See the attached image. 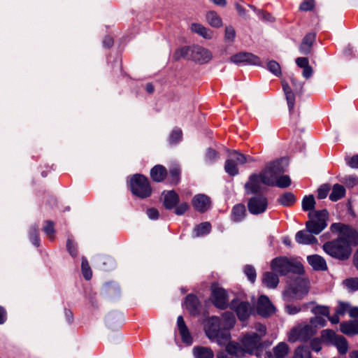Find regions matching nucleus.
Instances as JSON below:
<instances>
[{
    "instance_id": "nucleus-1",
    "label": "nucleus",
    "mask_w": 358,
    "mask_h": 358,
    "mask_svg": "<svg viewBox=\"0 0 358 358\" xmlns=\"http://www.w3.org/2000/svg\"><path fill=\"white\" fill-rule=\"evenodd\" d=\"M220 322L217 317H210L205 326L207 337L220 345H225L227 350L237 357L246 355H257V351L262 347V338L266 334V327L257 324L255 331H250L243 334L239 339L240 343L231 342L230 332L220 331Z\"/></svg>"
},
{
    "instance_id": "nucleus-2",
    "label": "nucleus",
    "mask_w": 358,
    "mask_h": 358,
    "mask_svg": "<svg viewBox=\"0 0 358 358\" xmlns=\"http://www.w3.org/2000/svg\"><path fill=\"white\" fill-rule=\"evenodd\" d=\"M331 229L340 231V236L337 240L324 244V250L331 257L348 259L351 253V246L358 244V234L351 227L338 223L331 224Z\"/></svg>"
},
{
    "instance_id": "nucleus-3",
    "label": "nucleus",
    "mask_w": 358,
    "mask_h": 358,
    "mask_svg": "<svg viewBox=\"0 0 358 358\" xmlns=\"http://www.w3.org/2000/svg\"><path fill=\"white\" fill-rule=\"evenodd\" d=\"M310 220L306 222V230L296 233L295 238L299 244L308 245L317 242L313 234H319L327 226L328 212L327 210H315L308 213Z\"/></svg>"
},
{
    "instance_id": "nucleus-4",
    "label": "nucleus",
    "mask_w": 358,
    "mask_h": 358,
    "mask_svg": "<svg viewBox=\"0 0 358 358\" xmlns=\"http://www.w3.org/2000/svg\"><path fill=\"white\" fill-rule=\"evenodd\" d=\"M176 59L182 57L191 59L199 64H205L210 62L212 59V54L208 49L194 45L192 47H184L178 50L174 55Z\"/></svg>"
},
{
    "instance_id": "nucleus-5",
    "label": "nucleus",
    "mask_w": 358,
    "mask_h": 358,
    "mask_svg": "<svg viewBox=\"0 0 358 358\" xmlns=\"http://www.w3.org/2000/svg\"><path fill=\"white\" fill-rule=\"evenodd\" d=\"M271 268L280 275H286L289 272L301 274L303 272V267L300 262L285 257L273 259L271 262Z\"/></svg>"
},
{
    "instance_id": "nucleus-6",
    "label": "nucleus",
    "mask_w": 358,
    "mask_h": 358,
    "mask_svg": "<svg viewBox=\"0 0 358 358\" xmlns=\"http://www.w3.org/2000/svg\"><path fill=\"white\" fill-rule=\"evenodd\" d=\"M286 165L285 161L283 159L278 160L268 164L259 173L263 178V182L265 185L275 186L276 177L284 173Z\"/></svg>"
},
{
    "instance_id": "nucleus-7",
    "label": "nucleus",
    "mask_w": 358,
    "mask_h": 358,
    "mask_svg": "<svg viewBox=\"0 0 358 358\" xmlns=\"http://www.w3.org/2000/svg\"><path fill=\"white\" fill-rule=\"evenodd\" d=\"M131 192L136 196L144 199L150 196L152 189L148 179L141 174L134 175L130 180Z\"/></svg>"
},
{
    "instance_id": "nucleus-8",
    "label": "nucleus",
    "mask_w": 358,
    "mask_h": 358,
    "mask_svg": "<svg viewBox=\"0 0 358 358\" xmlns=\"http://www.w3.org/2000/svg\"><path fill=\"white\" fill-rule=\"evenodd\" d=\"M250 157H246L236 151L231 152L224 164L225 171L230 176H234L238 173V166L247 162H252Z\"/></svg>"
},
{
    "instance_id": "nucleus-9",
    "label": "nucleus",
    "mask_w": 358,
    "mask_h": 358,
    "mask_svg": "<svg viewBox=\"0 0 358 358\" xmlns=\"http://www.w3.org/2000/svg\"><path fill=\"white\" fill-rule=\"evenodd\" d=\"M315 333V330L308 324H300L292 328L288 333V341L291 343L305 342Z\"/></svg>"
},
{
    "instance_id": "nucleus-10",
    "label": "nucleus",
    "mask_w": 358,
    "mask_h": 358,
    "mask_svg": "<svg viewBox=\"0 0 358 358\" xmlns=\"http://www.w3.org/2000/svg\"><path fill=\"white\" fill-rule=\"evenodd\" d=\"M307 292L306 282L303 280L298 278L294 285H291L285 291L283 295L286 299L289 300L292 298L300 299L306 295Z\"/></svg>"
},
{
    "instance_id": "nucleus-11",
    "label": "nucleus",
    "mask_w": 358,
    "mask_h": 358,
    "mask_svg": "<svg viewBox=\"0 0 358 358\" xmlns=\"http://www.w3.org/2000/svg\"><path fill=\"white\" fill-rule=\"evenodd\" d=\"M230 306L231 308L236 313L240 320H245L251 315L252 306L248 301H241L237 298L231 301Z\"/></svg>"
},
{
    "instance_id": "nucleus-12",
    "label": "nucleus",
    "mask_w": 358,
    "mask_h": 358,
    "mask_svg": "<svg viewBox=\"0 0 358 358\" xmlns=\"http://www.w3.org/2000/svg\"><path fill=\"white\" fill-rule=\"evenodd\" d=\"M267 206V199L265 196H254L248 202V210L252 214L257 215L264 212Z\"/></svg>"
},
{
    "instance_id": "nucleus-13",
    "label": "nucleus",
    "mask_w": 358,
    "mask_h": 358,
    "mask_svg": "<svg viewBox=\"0 0 358 358\" xmlns=\"http://www.w3.org/2000/svg\"><path fill=\"white\" fill-rule=\"evenodd\" d=\"M212 298L215 306L221 309L227 306L228 298L226 291L217 285L212 286Z\"/></svg>"
},
{
    "instance_id": "nucleus-14",
    "label": "nucleus",
    "mask_w": 358,
    "mask_h": 358,
    "mask_svg": "<svg viewBox=\"0 0 358 358\" xmlns=\"http://www.w3.org/2000/svg\"><path fill=\"white\" fill-rule=\"evenodd\" d=\"M265 184L260 174L252 175L245 185V189L248 194H253L262 191Z\"/></svg>"
},
{
    "instance_id": "nucleus-15",
    "label": "nucleus",
    "mask_w": 358,
    "mask_h": 358,
    "mask_svg": "<svg viewBox=\"0 0 358 358\" xmlns=\"http://www.w3.org/2000/svg\"><path fill=\"white\" fill-rule=\"evenodd\" d=\"M257 310L259 315L263 317H268L275 313V308L268 298L262 295L258 299Z\"/></svg>"
},
{
    "instance_id": "nucleus-16",
    "label": "nucleus",
    "mask_w": 358,
    "mask_h": 358,
    "mask_svg": "<svg viewBox=\"0 0 358 358\" xmlns=\"http://www.w3.org/2000/svg\"><path fill=\"white\" fill-rule=\"evenodd\" d=\"M231 61L236 64L247 63L253 65H258L260 63L258 57L248 52H241L231 57Z\"/></svg>"
},
{
    "instance_id": "nucleus-17",
    "label": "nucleus",
    "mask_w": 358,
    "mask_h": 358,
    "mask_svg": "<svg viewBox=\"0 0 358 358\" xmlns=\"http://www.w3.org/2000/svg\"><path fill=\"white\" fill-rule=\"evenodd\" d=\"M192 205L197 211L203 213L210 208V200L208 196L199 194L192 199Z\"/></svg>"
},
{
    "instance_id": "nucleus-18",
    "label": "nucleus",
    "mask_w": 358,
    "mask_h": 358,
    "mask_svg": "<svg viewBox=\"0 0 358 358\" xmlns=\"http://www.w3.org/2000/svg\"><path fill=\"white\" fill-rule=\"evenodd\" d=\"M177 326L182 342L187 345H191L192 343V337L182 316L178 317Z\"/></svg>"
},
{
    "instance_id": "nucleus-19",
    "label": "nucleus",
    "mask_w": 358,
    "mask_h": 358,
    "mask_svg": "<svg viewBox=\"0 0 358 358\" xmlns=\"http://www.w3.org/2000/svg\"><path fill=\"white\" fill-rule=\"evenodd\" d=\"M190 30L206 40H210L213 38V31L201 24L192 23Z\"/></svg>"
},
{
    "instance_id": "nucleus-20",
    "label": "nucleus",
    "mask_w": 358,
    "mask_h": 358,
    "mask_svg": "<svg viewBox=\"0 0 358 358\" xmlns=\"http://www.w3.org/2000/svg\"><path fill=\"white\" fill-rule=\"evenodd\" d=\"M220 320V331H227L229 332V329L233 328L236 323V318L233 313L227 312L222 315V322L221 320L217 317Z\"/></svg>"
},
{
    "instance_id": "nucleus-21",
    "label": "nucleus",
    "mask_w": 358,
    "mask_h": 358,
    "mask_svg": "<svg viewBox=\"0 0 358 358\" xmlns=\"http://www.w3.org/2000/svg\"><path fill=\"white\" fill-rule=\"evenodd\" d=\"M307 260L310 266L317 271H325L327 269L326 261L323 257L317 255H310Z\"/></svg>"
},
{
    "instance_id": "nucleus-22",
    "label": "nucleus",
    "mask_w": 358,
    "mask_h": 358,
    "mask_svg": "<svg viewBox=\"0 0 358 358\" xmlns=\"http://www.w3.org/2000/svg\"><path fill=\"white\" fill-rule=\"evenodd\" d=\"M164 205L168 209L173 208L179 201L178 194L174 191L164 192Z\"/></svg>"
},
{
    "instance_id": "nucleus-23",
    "label": "nucleus",
    "mask_w": 358,
    "mask_h": 358,
    "mask_svg": "<svg viewBox=\"0 0 358 358\" xmlns=\"http://www.w3.org/2000/svg\"><path fill=\"white\" fill-rule=\"evenodd\" d=\"M262 281L265 287L274 289L279 283V278L277 274L268 271L264 273Z\"/></svg>"
},
{
    "instance_id": "nucleus-24",
    "label": "nucleus",
    "mask_w": 358,
    "mask_h": 358,
    "mask_svg": "<svg viewBox=\"0 0 358 358\" xmlns=\"http://www.w3.org/2000/svg\"><path fill=\"white\" fill-rule=\"evenodd\" d=\"M340 327L341 332L346 335L353 336L358 334V322L357 321L343 322Z\"/></svg>"
},
{
    "instance_id": "nucleus-25",
    "label": "nucleus",
    "mask_w": 358,
    "mask_h": 358,
    "mask_svg": "<svg viewBox=\"0 0 358 358\" xmlns=\"http://www.w3.org/2000/svg\"><path fill=\"white\" fill-rule=\"evenodd\" d=\"M166 175V169L162 165H156L150 170V177L155 182H162Z\"/></svg>"
},
{
    "instance_id": "nucleus-26",
    "label": "nucleus",
    "mask_w": 358,
    "mask_h": 358,
    "mask_svg": "<svg viewBox=\"0 0 358 358\" xmlns=\"http://www.w3.org/2000/svg\"><path fill=\"white\" fill-rule=\"evenodd\" d=\"M315 35L314 34H308L303 39L300 45V52L302 54L307 55L310 52Z\"/></svg>"
},
{
    "instance_id": "nucleus-27",
    "label": "nucleus",
    "mask_w": 358,
    "mask_h": 358,
    "mask_svg": "<svg viewBox=\"0 0 358 358\" xmlns=\"http://www.w3.org/2000/svg\"><path fill=\"white\" fill-rule=\"evenodd\" d=\"M206 20L208 24L214 28H220L223 25L221 17L214 11L207 13Z\"/></svg>"
},
{
    "instance_id": "nucleus-28",
    "label": "nucleus",
    "mask_w": 358,
    "mask_h": 358,
    "mask_svg": "<svg viewBox=\"0 0 358 358\" xmlns=\"http://www.w3.org/2000/svg\"><path fill=\"white\" fill-rule=\"evenodd\" d=\"M185 307L191 314H196L198 312L199 301L197 298L192 294L188 295L185 301Z\"/></svg>"
},
{
    "instance_id": "nucleus-29",
    "label": "nucleus",
    "mask_w": 358,
    "mask_h": 358,
    "mask_svg": "<svg viewBox=\"0 0 358 358\" xmlns=\"http://www.w3.org/2000/svg\"><path fill=\"white\" fill-rule=\"evenodd\" d=\"M289 348L285 342L279 343L273 348V353L275 358H285L289 353Z\"/></svg>"
},
{
    "instance_id": "nucleus-30",
    "label": "nucleus",
    "mask_w": 358,
    "mask_h": 358,
    "mask_svg": "<svg viewBox=\"0 0 358 358\" xmlns=\"http://www.w3.org/2000/svg\"><path fill=\"white\" fill-rule=\"evenodd\" d=\"M345 195V187L340 184H335L332 187V191L329 195V199L332 201H336Z\"/></svg>"
},
{
    "instance_id": "nucleus-31",
    "label": "nucleus",
    "mask_w": 358,
    "mask_h": 358,
    "mask_svg": "<svg viewBox=\"0 0 358 358\" xmlns=\"http://www.w3.org/2000/svg\"><path fill=\"white\" fill-rule=\"evenodd\" d=\"M282 89L286 96L289 110L291 111L294 106L295 96L287 83H282Z\"/></svg>"
},
{
    "instance_id": "nucleus-32",
    "label": "nucleus",
    "mask_w": 358,
    "mask_h": 358,
    "mask_svg": "<svg viewBox=\"0 0 358 358\" xmlns=\"http://www.w3.org/2000/svg\"><path fill=\"white\" fill-rule=\"evenodd\" d=\"M245 214V206L241 204H238L235 206L232 209L231 219L234 222H240L244 218Z\"/></svg>"
},
{
    "instance_id": "nucleus-33",
    "label": "nucleus",
    "mask_w": 358,
    "mask_h": 358,
    "mask_svg": "<svg viewBox=\"0 0 358 358\" xmlns=\"http://www.w3.org/2000/svg\"><path fill=\"white\" fill-rule=\"evenodd\" d=\"M193 352L195 358H213V351L207 348L195 347Z\"/></svg>"
},
{
    "instance_id": "nucleus-34",
    "label": "nucleus",
    "mask_w": 358,
    "mask_h": 358,
    "mask_svg": "<svg viewBox=\"0 0 358 358\" xmlns=\"http://www.w3.org/2000/svg\"><path fill=\"white\" fill-rule=\"evenodd\" d=\"M339 336V335L336 334V333L331 329H325L322 332V339L328 345H333Z\"/></svg>"
},
{
    "instance_id": "nucleus-35",
    "label": "nucleus",
    "mask_w": 358,
    "mask_h": 358,
    "mask_svg": "<svg viewBox=\"0 0 358 358\" xmlns=\"http://www.w3.org/2000/svg\"><path fill=\"white\" fill-rule=\"evenodd\" d=\"M278 201L284 206H290L295 203L296 197L291 192H285L280 196Z\"/></svg>"
},
{
    "instance_id": "nucleus-36",
    "label": "nucleus",
    "mask_w": 358,
    "mask_h": 358,
    "mask_svg": "<svg viewBox=\"0 0 358 358\" xmlns=\"http://www.w3.org/2000/svg\"><path fill=\"white\" fill-rule=\"evenodd\" d=\"M334 346L336 347L338 352L341 355H345L348 350V343L347 340L342 336L337 338V340L334 343Z\"/></svg>"
},
{
    "instance_id": "nucleus-37",
    "label": "nucleus",
    "mask_w": 358,
    "mask_h": 358,
    "mask_svg": "<svg viewBox=\"0 0 358 358\" xmlns=\"http://www.w3.org/2000/svg\"><path fill=\"white\" fill-rule=\"evenodd\" d=\"M211 229V225L209 222H205L197 225L194 229V234L195 236H201L206 235L210 232Z\"/></svg>"
},
{
    "instance_id": "nucleus-38",
    "label": "nucleus",
    "mask_w": 358,
    "mask_h": 358,
    "mask_svg": "<svg viewBox=\"0 0 358 358\" xmlns=\"http://www.w3.org/2000/svg\"><path fill=\"white\" fill-rule=\"evenodd\" d=\"M315 200L313 195H308L303 197L302 200V209L304 211H310V213L313 212V210L315 208Z\"/></svg>"
},
{
    "instance_id": "nucleus-39",
    "label": "nucleus",
    "mask_w": 358,
    "mask_h": 358,
    "mask_svg": "<svg viewBox=\"0 0 358 358\" xmlns=\"http://www.w3.org/2000/svg\"><path fill=\"white\" fill-rule=\"evenodd\" d=\"M294 358H311L308 348L303 345L298 347L294 351Z\"/></svg>"
},
{
    "instance_id": "nucleus-40",
    "label": "nucleus",
    "mask_w": 358,
    "mask_h": 358,
    "mask_svg": "<svg viewBox=\"0 0 358 358\" xmlns=\"http://www.w3.org/2000/svg\"><path fill=\"white\" fill-rule=\"evenodd\" d=\"M291 185V180L288 176L279 175L276 177L275 185L280 188H286Z\"/></svg>"
},
{
    "instance_id": "nucleus-41",
    "label": "nucleus",
    "mask_w": 358,
    "mask_h": 358,
    "mask_svg": "<svg viewBox=\"0 0 358 358\" xmlns=\"http://www.w3.org/2000/svg\"><path fill=\"white\" fill-rule=\"evenodd\" d=\"M326 324V320L321 315H315L311 319L308 325L311 326L315 330L316 328L324 327Z\"/></svg>"
},
{
    "instance_id": "nucleus-42",
    "label": "nucleus",
    "mask_w": 358,
    "mask_h": 358,
    "mask_svg": "<svg viewBox=\"0 0 358 358\" xmlns=\"http://www.w3.org/2000/svg\"><path fill=\"white\" fill-rule=\"evenodd\" d=\"M83 274L86 280H90L92 278V271L89 266L88 262L85 257H83L82 259V265H81Z\"/></svg>"
},
{
    "instance_id": "nucleus-43",
    "label": "nucleus",
    "mask_w": 358,
    "mask_h": 358,
    "mask_svg": "<svg viewBox=\"0 0 358 358\" xmlns=\"http://www.w3.org/2000/svg\"><path fill=\"white\" fill-rule=\"evenodd\" d=\"M236 37V31L231 26H227L224 31V40L226 42H234Z\"/></svg>"
},
{
    "instance_id": "nucleus-44",
    "label": "nucleus",
    "mask_w": 358,
    "mask_h": 358,
    "mask_svg": "<svg viewBox=\"0 0 358 358\" xmlns=\"http://www.w3.org/2000/svg\"><path fill=\"white\" fill-rule=\"evenodd\" d=\"M244 273L248 276V280L251 282H254L256 279V271L252 266L247 265L244 267Z\"/></svg>"
},
{
    "instance_id": "nucleus-45",
    "label": "nucleus",
    "mask_w": 358,
    "mask_h": 358,
    "mask_svg": "<svg viewBox=\"0 0 358 358\" xmlns=\"http://www.w3.org/2000/svg\"><path fill=\"white\" fill-rule=\"evenodd\" d=\"M267 68L275 76H280L281 74V69L280 64L275 61L268 62L267 64Z\"/></svg>"
},
{
    "instance_id": "nucleus-46",
    "label": "nucleus",
    "mask_w": 358,
    "mask_h": 358,
    "mask_svg": "<svg viewBox=\"0 0 358 358\" xmlns=\"http://www.w3.org/2000/svg\"><path fill=\"white\" fill-rule=\"evenodd\" d=\"M344 285L350 290L355 291L358 289V278H352L343 281Z\"/></svg>"
},
{
    "instance_id": "nucleus-47",
    "label": "nucleus",
    "mask_w": 358,
    "mask_h": 358,
    "mask_svg": "<svg viewBox=\"0 0 358 358\" xmlns=\"http://www.w3.org/2000/svg\"><path fill=\"white\" fill-rule=\"evenodd\" d=\"M313 313L315 315H321L322 317L324 316H329V309L327 306H317L312 310Z\"/></svg>"
},
{
    "instance_id": "nucleus-48",
    "label": "nucleus",
    "mask_w": 358,
    "mask_h": 358,
    "mask_svg": "<svg viewBox=\"0 0 358 358\" xmlns=\"http://www.w3.org/2000/svg\"><path fill=\"white\" fill-rule=\"evenodd\" d=\"M44 231L47 234V236L50 238H54L55 235V229H54V224L53 222L50 221H47L45 222V224L43 227Z\"/></svg>"
},
{
    "instance_id": "nucleus-49",
    "label": "nucleus",
    "mask_w": 358,
    "mask_h": 358,
    "mask_svg": "<svg viewBox=\"0 0 358 358\" xmlns=\"http://www.w3.org/2000/svg\"><path fill=\"white\" fill-rule=\"evenodd\" d=\"M330 190V187L327 184L321 185L317 189V197L320 199H323L327 197Z\"/></svg>"
},
{
    "instance_id": "nucleus-50",
    "label": "nucleus",
    "mask_w": 358,
    "mask_h": 358,
    "mask_svg": "<svg viewBox=\"0 0 358 358\" xmlns=\"http://www.w3.org/2000/svg\"><path fill=\"white\" fill-rule=\"evenodd\" d=\"M343 182L349 187H353L358 184V178L355 176H348L344 178Z\"/></svg>"
},
{
    "instance_id": "nucleus-51",
    "label": "nucleus",
    "mask_w": 358,
    "mask_h": 358,
    "mask_svg": "<svg viewBox=\"0 0 358 358\" xmlns=\"http://www.w3.org/2000/svg\"><path fill=\"white\" fill-rule=\"evenodd\" d=\"M182 138V131L180 129H174L171 132L169 141L171 143H176L178 142Z\"/></svg>"
},
{
    "instance_id": "nucleus-52",
    "label": "nucleus",
    "mask_w": 358,
    "mask_h": 358,
    "mask_svg": "<svg viewBox=\"0 0 358 358\" xmlns=\"http://www.w3.org/2000/svg\"><path fill=\"white\" fill-rule=\"evenodd\" d=\"M66 248L71 256L76 257L77 255L76 246L74 244L73 240L70 238L67 239Z\"/></svg>"
},
{
    "instance_id": "nucleus-53",
    "label": "nucleus",
    "mask_w": 358,
    "mask_h": 358,
    "mask_svg": "<svg viewBox=\"0 0 358 358\" xmlns=\"http://www.w3.org/2000/svg\"><path fill=\"white\" fill-rule=\"evenodd\" d=\"M350 305L346 303L340 302L338 307L336 309L337 315H343L345 313H349Z\"/></svg>"
},
{
    "instance_id": "nucleus-54",
    "label": "nucleus",
    "mask_w": 358,
    "mask_h": 358,
    "mask_svg": "<svg viewBox=\"0 0 358 358\" xmlns=\"http://www.w3.org/2000/svg\"><path fill=\"white\" fill-rule=\"evenodd\" d=\"M180 169L178 167H174L170 171V176L171 177V180L175 184L178 183L179 181Z\"/></svg>"
},
{
    "instance_id": "nucleus-55",
    "label": "nucleus",
    "mask_w": 358,
    "mask_h": 358,
    "mask_svg": "<svg viewBox=\"0 0 358 358\" xmlns=\"http://www.w3.org/2000/svg\"><path fill=\"white\" fill-rule=\"evenodd\" d=\"M218 158V155L215 150L213 149H208L206 154V160L208 162H211Z\"/></svg>"
},
{
    "instance_id": "nucleus-56",
    "label": "nucleus",
    "mask_w": 358,
    "mask_h": 358,
    "mask_svg": "<svg viewBox=\"0 0 358 358\" xmlns=\"http://www.w3.org/2000/svg\"><path fill=\"white\" fill-rule=\"evenodd\" d=\"M313 0H304L300 6V9L302 10H310L313 8Z\"/></svg>"
},
{
    "instance_id": "nucleus-57",
    "label": "nucleus",
    "mask_w": 358,
    "mask_h": 358,
    "mask_svg": "<svg viewBox=\"0 0 358 358\" xmlns=\"http://www.w3.org/2000/svg\"><path fill=\"white\" fill-rule=\"evenodd\" d=\"M286 311L289 315H295L301 310L300 307L294 305H287L285 307Z\"/></svg>"
},
{
    "instance_id": "nucleus-58",
    "label": "nucleus",
    "mask_w": 358,
    "mask_h": 358,
    "mask_svg": "<svg viewBox=\"0 0 358 358\" xmlns=\"http://www.w3.org/2000/svg\"><path fill=\"white\" fill-rule=\"evenodd\" d=\"M189 206L187 203H182L176 208V213L178 215H181L187 210Z\"/></svg>"
},
{
    "instance_id": "nucleus-59",
    "label": "nucleus",
    "mask_w": 358,
    "mask_h": 358,
    "mask_svg": "<svg viewBox=\"0 0 358 358\" xmlns=\"http://www.w3.org/2000/svg\"><path fill=\"white\" fill-rule=\"evenodd\" d=\"M296 64L301 67V68H305L308 66V59L306 57H299L296 59Z\"/></svg>"
},
{
    "instance_id": "nucleus-60",
    "label": "nucleus",
    "mask_w": 358,
    "mask_h": 358,
    "mask_svg": "<svg viewBox=\"0 0 358 358\" xmlns=\"http://www.w3.org/2000/svg\"><path fill=\"white\" fill-rule=\"evenodd\" d=\"M311 348L313 350L319 352L322 349L321 341L315 338L311 341Z\"/></svg>"
},
{
    "instance_id": "nucleus-61",
    "label": "nucleus",
    "mask_w": 358,
    "mask_h": 358,
    "mask_svg": "<svg viewBox=\"0 0 358 358\" xmlns=\"http://www.w3.org/2000/svg\"><path fill=\"white\" fill-rule=\"evenodd\" d=\"M30 238L35 246H38V231L36 229H33V232L30 234Z\"/></svg>"
},
{
    "instance_id": "nucleus-62",
    "label": "nucleus",
    "mask_w": 358,
    "mask_h": 358,
    "mask_svg": "<svg viewBox=\"0 0 358 358\" xmlns=\"http://www.w3.org/2000/svg\"><path fill=\"white\" fill-rule=\"evenodd\" d=\"M348 164L354 169H358V155H355L348 161Z\"/></svg>"
},
{
    "instance_id": "nucleus-63",
    "label": "nucleus",
    "mask_w": 358,
    "mask_h": 358,
    "mask_svg": "<svg viewBox=\"0 0 358 358\" xmlns=\"http://www.w3.org/2000/svg\"><path fill=\"white\" fill-rule=\"evenodd\" d=\"M147 215L150 219L155 220L159 216V213L157 210L155 208H150L147 210Z\"/></svg>"
},
{
    "instance_id": "nucleus-64",
    "label": "nucleus",
    "mask_w": 358,
    "mask_h": 358,
    "mask_svg": "<svg viewBox=\"0 0 358 358\" xmlns=\"http://www.w3.org/2000/svg\"><path fill=\"white\" fill-rule=\"evenodd\" d=\"M233 356H235L233 354H231L227 350L225 351H220L217 355V358H233Z\"/></svg>"
}]
</instances>
